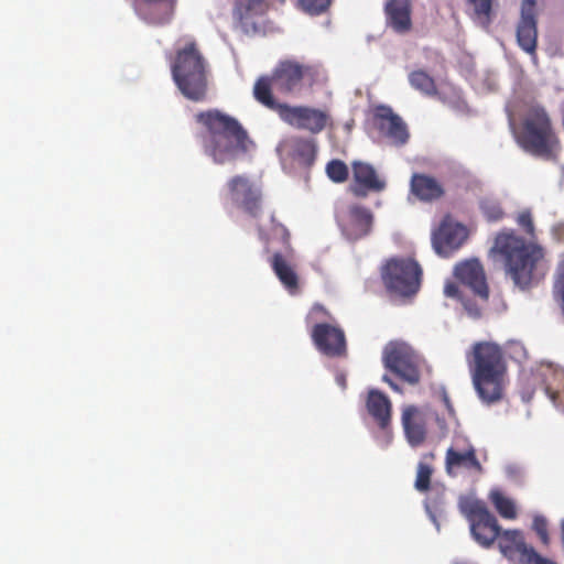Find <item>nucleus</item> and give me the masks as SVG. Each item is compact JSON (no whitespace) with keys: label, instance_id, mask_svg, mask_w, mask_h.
I'll use <instances>...</instances> for the list:
<instances>
[{"label":"nucleus","instance_id":"nucleus-14","mask_svg":"<svg viewBox=\"0 0 564 564\" xmlns=\"http://www.w3.org/2000/svg\"><path fill=\"white\" fill-rule=\"evenodd\" d=\"M376 121L381 133L394 145H403L409 139L405 122L390 107L379 106L376 109Z\"/></svg>","mask_w":564,"mask_h":564},{"label":"nucleus","instance_id":"nucleus-1","mask_svg":"<svg viewBox=\"0 0 564 564\" xmlns=\"http://www.w3.org/2000/svg\"><path fill=\"white\" fill-rule=\"evenodd\" d=\"M197 120L207 128L203 141L205 153L216 163L231 162L252 147L240 123L226 113L209 110L197 115Z\"/></svg>","mask_w":564,"mask_h":564},{"label":"nucleus","instance_id":"nucleus-9","mask_svg":"<svg viewBox=\"0 0 564 564\" xmlns=\"http://www.w3.org/2000/svg\"><path fill=\"white\" fill-rule=\"evenodd\" d=\"M383 362L386 368L409 383L414 384L420 381L423 360L406 343H389L383 350Z\"/></svg>","mask_w":564,"mask_h":564},{"label":"nucleus","instance_id":"nucleus-6","mask_svg":"<svg viewBox=\"0 0 564 564\" xmlns=\"http://www.w3.org/2000/svg\"><path fill=\"white\" fill-rule=\"evenodd\" d=\"M311 77V68L293 62L281 63L271 77H261L253 87L256 99L268 108L276 107L272 91L299 95Z\"/></svg>","mask_w":564,"mask_h":564},{"label":"nucleus","instance_id":"nucleus-35","mask_svg":"<svg viewBox=\"0 0 564 564\" xmlns=\"http://www.w3.org/2000/svg\"><path fill=\"white\" fill-rule=\"evenodd\" d=\"M304 11L310 14H319L330 4V0H300Z\"/></svg>","mask_w":564,"mask_h":564},{"label":"nucleus","instance_id":"nucleus-21","mask_svg":"<svg viewBox=\"0 0 564 564\" xmlns=\"http://www.w3.org/2000/svg\"><path fill=\"white\" fill-rule=\"evenodd\" d=\"M499 550L505 555L508 556L512 552H518L520 554V563L522 564L524 558L530 555V552H533L534 549L525 544L523 540L522 532L520 530H505L500 529L499 531Z\"/></svg>","mask_w":564,"mask_h":564},{"label":"nucleus","instance_id":"nucleus-18","mask_svg":"<svg viewBox=\"0 0 564 564\" xmlns=\"http://www.w3.org/2000/svg\"><path fill=\"white\" fill-rule=\"evenodd\" d=\"M352 173L356 182L354 192L357 195H366L367 192H381L386 187V181L367 163L354 162Z\"/></svg>","mask_w":564,"mask_h":564},{"label":"nucleus","instance_id":"nucleus-3","mask_svg":"<svg viewBox=\"0 0 564 564\" xmlns=\"http://www.w3.org/2000/svg\"><path fill=\"white\" fill-rule=\"evenodd\" d=\"M473 386L484 403L501 399L506 377V364L501 349L494 343H478L474 346L469 361Z\"/></svg>","mask_w":564,"mask_h":564},{"label":"nucleus","instance_id":"nucleus-50","mask_svg":"<svg viewBox=\"0 0 564 564\" xmlns=\"http://www.w3.org/2000/svg\"><path fill=\"white\" fill-rule=\"evenodd\" d=\"M444 401H445L446 405L448 406V400L446 397L444 398Z\"/></svg>","mask_w":564,"mask_h":564},{"label":"nucleus","instance_id":"nucleus-10","mask_svg":"<svg viewBox=\"0 0 564 564\" xmlns=\"http://www.w3.org/2000/svg\"><path fill=\"white\" fill-rule=\"evenodd\" d=\"M227 197L231 204L254 214L260 203V189L248 177L237 175L227 183Z\"/></svg>","mask_w":564,"mask_h":564},{"label":"nucleus","instance_id":"nucleus-31","mask_svg":"<svg viewBox=\"0 0 564 564\" xmlns=\"http://www.w3.org/2000/svg\"><path fill=\"white\" fill-rule=\"evenodd\" d=\"M293 155L299 159L302 164H311L315 156L314 144L308 140L295 139L292 141Z\"/></svg>","mask_w":564,"mask_h":564},{"label":"nucleus","instance_id":"nucleus-2","mask_svg":"<svg viewBox=\"0 0 564 564\" xmlns=\"http://www.w3.org/2000/svg\"><path fill=\"white\" fill-rule=\"evenodd\" d=\"M492 251L503 258L507 274L520 289L528 288L542 274L540 272V261L543 257L541 248L512 232L498 235Z\"/></svg>","mask_w":564,"mask_h":564},{"label":"nucleus","instance_id":"nucleus-8","mask_svg":"<svg viewBox=\"0 0 564 564\" xmlns=\"http://www.w3.org/2000/svg\"><path fill=\"white\" fill-rule=\"evenodd\" d=\"M421 274V268L413 259L394 258L383 268L382 279L391 293L410 296L417 292Z\"/></svg>","mask_w":564,"mask_h":564},{"label":"nucleus","instance_id":"nucleus-13","mask_svg":"<svg viewBox=\"0 0 564 564\" xmlns=\"http://www.w3.org/2000/svg\"><path fill=\"white\" fill-rule=\"evenodd\" d=\"M279 111L284 121L314 133L322 131L327 122V115L313 108L280 106Z\"/></svg>","mask_w":564,"mask_h":564},{"label":"nucleus","instance_id":"nucleus-41","mask_svg":"<svg viewBox=\"0 0 564 564\" xmlns=\"http://www.w3.org/2000/svg\"><path fill=\"white\" fill-rule=\"evenodd\" d=\"M538 0H523L521 4V13L536 14Z\"/></svg>","mask_w":564,"mask_h":564},{"label":"nucleus","instance_id":"nucleus-34","mask_svg":"<svg viewBox=\"0 0 564 564\" xmlns=\"http://www.w3.org/2000/svg\"><path fill=\"white\" fill-rule=\"evenodd\" d=\"M432 468L429 465L424 463L417 465L415 488L419 491H426L429 489Z\"/></svg>","mask_w":564,"mask_h":564},{"label":"nucleus","instance_id":"nucleus-45","mask_svg":"<svg viewBox=\"0 0 564 564\" xmlns=\"http://www.w3.org/2000/svg\"><path fill=\"white\" fill-rule=\"evenodd\" d=\"M382 380L387 382L394 391H400L399 387L395 383H393L387 375L382 377Z\"/></svg>","mask_w":564,"mask_h":564},{"label":"nucleus","instance_id":"nucleus-15","mask_svg":"<svg viewBox=\"0 0 564 564\" xmlns=\"http://www.w3.org/2000/svg\"><path fill=\"white\" fill-rule=\"evenodd\" d=\"M312 337L318 350L327 356H339L346 349L344 333L337 327L317 324L313 328Z\"/></svg>","mask_w":564,"mask_h":564},{"label":"nucleus","instance_id":"nucleus-25","mask_svg":"<svg viewBox=\"0 0 564 564\" xmlns=\"http://www.w3.org/2000/svg\"><path fill=\"white\" fill-rule=\"evenodd\" d=\"M411 191L422 200H432L443 193L440 184L434 178L425 175H413Z\"/></svg>","mask_w":564,"mask_h":564},{"label":"nucleus","instance_id":"nucleus-40","mask_svg":"<svg viewBox=\"0 0 564 564\" xmlns=\"http://www.w3.org/2000/svg\"><path fill=\"white\" fill-rule=\"evenodd\" d=\"M522 564H556L553 561L545 558L538 554L535 550L530 552V555L524 558Z\"/></svg>","mask_w":564,"mask_h":564},{"label":"nucleus","instance_id":"nucleus-39","mask_svg":"<svg viewBox=\"0 0 564 564\" xmlns=\"http://www.w3.org/2000/svg\"><path fill=\"white\" fill-rule=\"evenodd\" d=\"M517 220H518V224L520 226H522L528 234L533 232L532 218H531V214L529 212L520 213Z\"/></svg>","mask_w":564,"mask_h":564},{"label":"nucleus","instance_id":"nucleus-37","mask_svg":"<svg viewBox=\"0 0 564 564\" xmlns=\"http://www.w3.org/2000/svg\"><path fill=\"white\" fill-rule=\"evenodd\" d=\"M533 530L544 544H547L550 539L547 534V522L543 516H535L533 519Z\"/></svg>","mask_w":564,"mask_h":564},{"label":"nucleus","instance_id":"nucleus-7","mask_svg":"<svg viewBox=\"0 0 564 564\" xmlns=\"http://www.w3.org/2000/svg\"><path fill=\"white\" fill-rule=\"evenodd\" d=\"M459 507L469 522L473 539L482 547H490L500 531L496 517L482 501L471 497L462 499Z\"/></svg>","mask_w":564,"mask_h":564},{"label":"nucleus","instance_id":"nucleus-42","mask_svg":"<svg viewBox=\"0 0 564 564\" xmlns=\"http://www.w3.org/2000/svg\"><path fill=\"white\" fill-rule=\"evenodd\" d=\"M444 294L447 297H458L459 291L457 285L453 282H447L444 288Z\"/></svg>","mask_w":564,"mask_h":564},{"label":"nucleus","instance_id":"nucleus-12","mask_svg":"<svg viewBox=\"0 0 564 564\" xmlns=\"http://www.w3.org/2000/svg\"><path fill=\"white\" fill-rule=\"evenodd\" d=\"M459 438H456L453 445L447 449L445 457V470L449 476H456L462 470L480 474L481 464L476 457V451L473 445L460 446Z\"/></svg>","mask_w":564,"mask_h":564},{"label":"nucleus","instance_id":"nucleus-24","mask_svg":"<svg viewBox=\"0 0 564 564\" xmlns=\"http://www.w3.org/2000/svg\"><path fill=\"white\" fill-rule=\"evenodd\" d=\"M367 408L382 429L389 424L391 403L384 394L378 390H371L368 395Z\"/></svg>","mask_w":564,"mask_h":564},{"label":"nucleus","instance_id":"nucleus-4","mask_svg":"<svg viewBox=\"0 0 564 564\" xmlns=\"http://www.w3.org/2000/svg\"><path fill=\"white\" fill-rule=\"evenodd\" d=\"M519 145L534 155L552 159L558 150V139L550 118L539 105L528 106L522 130L516 135Z\"/></svg>","mask_w":564,"mask_h":564},{"label":"nucleus","instance_id":"nucleus-5","mask_svg":"<svg viewBox=\"0 0 564 564\" xmlns=\"http://www.w3.org/2000/svg\"><path fill=\"white\" fill-rule=\"evenodd\" d=\"M173 80L188 99L200 100L207 88V65L194 43L177 51L171 64Z\"/></svg>","mask_w":564,"mask_h":564},{"label":"nucleus","instance_id":"nucleus-16","mask_svg":"<svg viewBox=\"0 0 564 564\" xmlns=\"http://www.w3.org/2000/svg\"><path fill=\"white\" fill-rule=\"evenodd\" d=\"M455 275L463 284L469 286L475 294L487 300L488 288L484 269L478 260L473 259L457 264Z\"/></svg>","mask_w":564,"mask_h":564},{"label":"nucleus","instance_id":"nucleus-44","mask_svg":"<svg viewBox=\"0 0 564 564\" xmlns=\"http://www.w3.org/2000/svg\"><path fill=\"white\" fill-rule=\"evenodd\" d=\"M382 380L387 382L394 391H400L399 387L395 383H393L387 375L382 377Z\"/></svg>","mask_w":564,"mask_h":564},{"label":"nucleus","instance_id":"nucleus-22","mask_svg":"<svg viewBox=\"0 0 564 564\" xmlns=\"http://www.w3.org/2000/svg\"><path fill=\"white\" fill-rule=\"evenodd\" d=\"M545 392L553 404L564 411V371L547 365L542 372Z\"/></svg>","mask_w":564,"mask_h":564},{"label":"nucleus","instance_id":"nucleus-49","mask_svg":"<svg viewBox=\"0 0 564 564\" xmlns=\"http://www.w3.org/2000/svg\"><path fill=\"white\" fill-rule=\"evenodd\" d=\"M317 311H322V306H319V305H315V306L313 307V312H317Z\"/></svg>","mask_w":564,"mask_h":564},{"label":"nucleus","instance_id":"nucleus-38","mask_svg":"<svg viewBox=\"0 0 564 564\" xmlns=\"http://www.w3.org/2000/svg\"><path fill=\"white\" fill-rule=\"evenodd\" d=\"M505 473L507 478L513 481L520 480L524 475V468L517 463H508L505 466Z\"/></svg>","mask_w":564,"mask_h":564},{"label":"nucleus","instance_id":"nucleus-36","mask_svg":"<svg viewBox=\"0 0 564 564\" xmlns=\"http://www.w3.org/2000/svg\"><path fill=\"white\" fill-rule=\"evenodd\" d=\"M554 293L556 297L561 301V306L564 314V261L560 263L556 271Z\"/></svg>","mask_w":564,"mask_h":564},{"label":"nucleus","instance_id":"nucleus-26","mask_svg":"<svg viewBox=\"0 0 564 564\" xmlns=\"http://www.w3.org/2000/svg\"><path fill=\"white\" fill-rule=\"evenodd\" d=\"M468 6V13L473 21L487 29L491 23L495 12L494 4L497 0H466Z\"/></svg>","mask_w":564,"mask_h":564},{"label":"nucleus","instance_id":"nucleus-43","mask_svg":"<svg viewBox=\"0 0 564 564\" xmlns=\"http://www.w3.org/2000/svg\"><path fill=\"white\" fill-rule=\"evenodd\" d=\"M426 511H427V513H429L430 519H431V520L433 521V523L435 524L436 530H437V531H440V523L437 522L435 514L430 510V508H429L427 506H426Z\"/></svg>","mask_w":564,"mask_h":564},{"label":"nucleus","instance_id":"nucleus-46","mask_svg":"<svg viewBox=\"0 0 564 564\" xmlns=\"http://www.w3.org/2000/svg\"><path fill=\"white\" fill-rule=\"evenodd\" d=\"M336 381H337V383H338L343 389L345 388L346 380H345L344 375H337V377H336Z\"/></svg>","mask_w":564,"mask_h":564},{"label":"nucleus","instance_id":"nucleus-11","mask_svg":"<svg viewBox=\"0 0 564 564\" xmlns=\"http://www.w3.org/2000/svg\"><path fill=\"white\" fill-rule=\"evenodd\" d=\"M467 238V230L464 226L445 218L440 228L433 232L432 245L435 252L442 257H448L458 249Z\"/></svg>","mask_w":564,"mask_h":564},{"label":"nucleus","instance_id":"nucleus-20","mask_svg":"<svg viewBox=\"0 0 564 564\" xmlns=\"http://www.w3.org/2000/svg\"><path fill=\"white\" fill-rule=\"evenodd\" d=\"M371 225V214L368 209L352 206L349 208L347 219L341 224L344 234L349 239H358L365 236Z\"/></svg>","mask_w":564,"mask_h":564},{"label":"nucleus","instance_id":"nucleus-47","mask_svg":"<svg viewBox=\"0 0 564 564\" xmlns=\"http://www.w3.org/2000/svg\"><path fill=\"white\" fill-rule=\"evenodd\" d=\"M466 308L468 310L469 315H471V316H474V317H477V316L479 315V312H478L477 310L471 311V310H469L467 306H466Z\"/></svg>","mask_w":564,"mask_h":564},{"label":"nucleus","instance_id":"nucleus-17","mask_svg":"<svg viewBox=\"0 0 564 564\" xmlns=\"http://www.w3.org/2000/svg\"><path fill=\"white\" fill-rule=\"evenodd\" d=\"M411 0H389L384 4L386 23L398 34L412 30Z\"/></svg>","mask_w":564,"mask_h":564},{"label":"nucleus","instance_id":"nucleus-48","mask_svg":"<svg viewBox=\"0 0 564 564\" xmlns=\"http://www.w3.org/2000/svg\"><path fill=\"white\" fill-rule=\"evenodd\" d=\"M508 112H509V119H510V122H511L513 120L512 119V116H513L512 110L510 108H508Z\"/></svg>","mask_w":564,"mask_h":564},{"label":"nucleus","instance_id":"nucleus-30","mask_svg":"<svg viewBox=\"0 0 564 564\" xmlns=\"http://www.w3.org/2000/svg\"><path fill=\"white\" fill-rule=\"evenodd\" d=\"M409 82L414 89L424 95L434 96L438 94L435 88L434 80L422 70L412 72L409 75Z\"/></svg>","mask_w":564,"mask_h":564},{"label":"nucleus","instance_id":"nucleus-19","mask_svg":"<svg viewBox=\"0 0 564 564\" xmlns=\"http://www.w3.org/2000/svg\"><path fill=\"white\" fill-rule=\"evenodd\" d=\"M402 426L408 443L412 447L420 446L426 436L425 422L421 412L414 406H408L402 413Z\"/></svg>","mask_w":564,"mask_h":564},{"label":"nucleus","instance_id":"nucleus-29","mask_svg":"<svg viewBox=\"0 0 564 564\" xmlns=\"http://www.w3.org/2000/svg\"><path fill=\"white\" fill-rule=\"evenodd\" d=\"M489 498L502 518L510 520L517 518V507L514 501L505 496L499 489H492L489 494Z\"/></svg>","mask_w":564,"mask_h":564},{"label":"nucleus","instance_id":"nucleus-32","mask_svg":"<svg viewBox=\"0 0 564 564\" xmlns=\"http://www.w3.org/2000/svg\"><path fill=\"white\" fill-rule=\"evenodd\" d=\"M328 177L337 183L344 182L348 176V167L340 160H333L326 166Z\"/></svg>","mask_w":564,"mask_h":564},{"label":"nucleus","instance_id":"nucleus-27","mask_svg":"<svg viewBox=\"0 0 564 564\" xmlns=\"http://www.w3.org/2000/svg\"><path fill=\"white\" fill-rule=\"evenodd\" d=\"M272 268L282 282V284L293 292L297 288V275L293 268L280 256L275 254L272 259Z\"/></svg>","mask_w":564,"mask_h":564},{"label":"nucleus","instance_id":"nucleus-33","mask_svg":"<svg viewBox=\"0 0 564 564\" xmlns=\"http://www.w3.org/2000/svg\"><path fill=\"white\" fill-rule=\"evenodd\" d=\"M480 207H481V210H482L485 217L489 221L499 220L503 215V212H502L500 205L495 199H489V198L484 199L480 204Z\"/></svg>","mask_w":564,"mask_h":564},{"label":"nucleus","instance_id":"nucleus-28","mask_svg":"<svg viewBox=\"0 0 564 564\" xmlns=\"http://www.w3.org/2000/svg\"><path fill=\"white\" fill-rule=\"evenodd\" d=\"M267 10L264 0H236L235 12L246 24L253 17L262 15Z\"/></svg>","mask_w":564,"mask_h":564},{"label":"nucleus","instance_id":"nucleus-23","mask_svg":"<svg viewBox=\"0 0 564 564\" xmlns=\"http://www.w3.org/2000/svg\"><path fill=\"white\" fill-rule=\"evenodd\" d=\"M536 14L521 13L517 29V39L519 45L527 53H533L536 47Z\"/></svg>","mask_w":564,"mask_h":564}]
</instances>
